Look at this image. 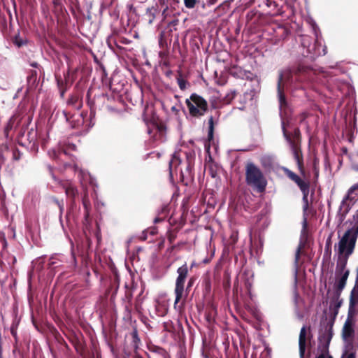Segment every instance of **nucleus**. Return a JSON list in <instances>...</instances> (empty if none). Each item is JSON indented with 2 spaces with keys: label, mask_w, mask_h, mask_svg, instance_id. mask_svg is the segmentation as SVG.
<instances>
[{
  "label": "nucleus",
  "mask_w": 358,
  "mask_h": 358,
  "mask_svg": "<svg viewBox=\"0 0 358 358\" xmlns=\"http://www.w3.org/2000/svg\"><path fill=\"white\" fill-rule=\"evenodd\" d=\"M358 190V183L352 185L348 191L347 195L343 199L342 203H344L347 201H352L355 198L352 196V194L354 193L355 191Z\"/></svg>",
  "instance_id": "obj_32"
},
{
  "label": "nucleus",
  "mask_w": 358,
  "mask_h": 358,
  "mask_svg": "<svg viewBox=\"0 0 358 358\" xmlns=\"http://www.w3.org/2000/svg\"><path fill=\"white\" fill-rule=\"evenodd\" d=\"M124 358H129V357H124Z\"/></svg>",
  "instance_id": "obj_60"
},
{
  "label": "nucleus",
  "mask_w": 358,
  "mask_h": 358,
  "mask_svg": "<svg viewBox=\"0 0 358 358\" xmlns=\"http://www.w3.org/2000/svg\"><path fill=\"white\" fill-rule=\"evenodd\" d=\"M292 78V76H290V73H288V75L287 76L285 73L280 72L279 74V78H278V91L279 94V101L280 106H285L286 105V99L285 96L284 95L282 92V85H283L285 83H288L289 81L292 82L290 78Z\"/></svg>",
  "instance_id": "obj_12"
},
{
  "label": "nucleus",
  "mask_w": 358,
  "mask_h": 358,
  "mask_svg": "<svg viewBox=\"0 0 358 358\" xmlns=\"http://www.w3.org/2000/svg\"><path fill=\"white\" fill-rule=\"evenodd\" d=\"M119 288V278L115 275L114 279L110 282L109 287L106 291V296L110 295V300H113Z\"/></svg>",
  "instance_id": "obj_20"
},
{
  "label": "nucleus",
  "mask_w": 358,
  "mask_h": 358,
  "mask_svg": "<svg viewBox=\"0 0 358 358\" xmlns=\"http://www.w3.org/2000/svg\"><path fill=\"white\" fill-rule=\"evenodd\" d=\"M83 106L82 97L78 92L71 94L66 101L68 110H79Z\"/></svg>",
  "instance_id": "obj_14"
},
{
  "label": "nucleus",
  "mask_w": 358,
  "mask_h": 358,
  "mask_svg": "<svg viewBox=\"0 0 358 358\" xmlns=\"http://www.w3.org/2000/svg\"><path fill=\"white\" fill-rule=\"evenodd\" d=\"M185 103L190 115L194 117L203 116L208 110L206 100L195 93L191 94L189 99H186Z\"/></svg>",
  "instance_id": "obj_5"
},
{
  "label": "nucleus",
  "mask_w": 358,
  "mask_h": 358,
  "mask_svg": "<svg viewBox=\"0 0 358 358\" xmlns=\"http://www.w3.org/2000/svg\"><path fill=\"white\" fill-rule=\"evenodd\" d=\"M341 292L334 291L332 296L331 297L329 309L333 312L334 317L338 313V310L341 308L343 300L340 299Z\"/></svg>",
  "instance_id": "obj_15"
},
{
  "label": "nucleus",
  "mask_w": 358,
  "mask_h": 358,
  "mask_svg": "<svg viewBox=\"0 0 358 358\" xmlns=\"http://www.w3.org/2000/svg\"><path fill=\"white\" fill-rule=\"evenodd\" d=\"M317 358H333V357L329 355V352H320V354L317 356Z\"/></svg>",
  "instance_id": "obj_45"
},
{
  "label": "nucleus",
  "mask_w": 358,
  "mask_h": 358,
  "mask_svg": "<svg viewBox=\"0 0 358 358\" xmlns=\"http://www.w3.org/2000/svg\"><path fill=\"white\" fill-rule=\"evenodd\" d=\"M159 4L161 6L162 10V15L166 17L169 15L170 9H175L177 3V0H158Z\"/></svg>",
  "instance_id": "obj_17"
},
{
  "label": "nucleus",
  "mask_w": 358,
  "mask_h": 358,
  "mask_svg": "<svg viewBox=\"0 0 358 358\" xmlns=\"http://www.w3.org/2000/svg\"><path fill=\"white\" fill-rule=\"evenodd\" d=\"M350 275V271H346L343 275H340L338 277H336V282L334 284L335 291L341 292L345 287L347 280Z\"/></svg>",
  "instance_id": "obj_18"
},
{
  "label": "nucleus",
  "mask_w": 358,
  "mask_h": 358,
  "mask_svg": "<svg viewBox=\"0 0 358 358\" xmlns=\"http://www.w3.org/2000/svg\"><path fill=\"white\" fill-rule=\"evenodd\" d=\"M27 136L30 143L36 141V131L32 129L28 132Z\"/></svg>",
  "instance_id": "obj_44"
},
{
  "label": "nucleus",
  "mask_w": 358,
  "mask_h": 358,
  "mask_svg": "<svg viewBox=\"0 0 358 358\" xmlns=\"http://www.w3.org/2000/svg\"><path fill=\"white\" fill-rule=\"evenodd\" d=\"M178 230L176 229L173 230H169L167 232V238L171 244L173 243L177 238Z\"/></svg>",
  "instance_id": "obj_37"
},
{
  "label": "nucleus",
  "mask_w": 358,
  "mask_h": 358,
  "mask_svg": "<svg viewBox=\"0 0 358 358\" xmlns=\"http://www.w3.org/2000/svg\"><path fill=\"white\" fill-rule=\"evenodd\" d=\"M15 43H16V45H17L18 47L21 46V45L23 44V43H22V42H20V41L17 40V38H16V39H15Z\"/></svg>",
  "instance_id": "obj_53"
},
{
  "label": "nucleus",
  "mask_w": 358,
  "mask_h": 358,
  "mask_svg": "<svg viewBox=\"0 0 358 358\" xmlns=\"http://www.w3.org/2000/svg\"><path fill=\"white\" fill-rule=\"evenodd\" d=\"M178 277L176 280L174 294L176 299L174 301V308L181 311L184 307L187 297V294H185V284L187 280L189 268L187 264H184L177 269Z\"/></svg>",
  "instance_id": "obj_3"
},
{
  "label": "nucleus",
  "mask_w": 358,
  "mask_h": 358,
  "mask_svg": "<svg viewBox=\"0 0 358 358\" xmlns=\"http://www.w3.org/2000/svg\"><path fill=\"white\" fill-rule=\"evenodd\" d=\"M173 72L171 70H168L166 71L165 74L167 77H170L172 75Z\"/></svg>",
  "instance_id": "obj_52"
},
{
  "label": "nucleus",
  "mask_w": 358,
  "mask_h": 358,
  "mask_svg": "<svg viewBox=\"0 0 358 358\" xmlns=\"http://www.w3.org/2000/svg\"><path fill=\"white\" fill-rule=\"evenodd\" d=\"M181 162L182 161L180 157V153L175 152L169 164V177L171 180L173 179L174 173H177L178 166L181 164Z\"/></svg>",
  "instance_id": "obj_16"
},
{
  "label": "nucleus",
  "mask_w": 358,
  "mask_h": 358,
  "mask_svg": "<svg viewBox=\"0 0 358 358\" xmlns=\"http://www.w3.org/2000/svg\"><path fill=\"white\" fill-rule=\"evenodd\" d=\"M358 289L353 287L350 292L348 308V317H353L358 313Z\"/></svg>",
  "instance_id": "obj_13"
},
{
  "label": "nucleus",
  "mask_w": 358,
  "mask_h": 358,
  "mask_svg": "<svg viewBox=\"0 0 358 358\" xmlns=\"http://www.w3.org/2000/svg\"><path fill=\"white\" fill-rule=\"evenodd\" d=\"M306 219H305V220H304V225H306Z\"/></svg>",
  "instance_id": "obj_57"
},
{
  "label": "nucleus",
  "mask_w": 358,
  "mask_h": 358,
  "mask_svg": "<svg viewBox=\"0 0 358 358\" xmlns=\"http://www.w3.org/2000/svg\"><path fill=\"white\" fill-rule=\"evenodd\" d=\"M300 252H301V248L299 247L298 249H297V251L296 252V255H295V260L296 262H298L299 259V257H300Z\"/></svg>",
  "instance_id": "obj_50"
},
{
  "label": "nucleus",
  "mask_w": 358,
  "mask_h": 358,
  "mask_svg": "<svg viewBox=\"0 0 358 358\" xmlns=\"http://www.w3.org/2000/svg\"><path fill=\"white\" fill-rule=\"evenodd\" d=\"M333 336L332 324H327L324 329H321L318 337V350L329 352V347Z\"/></svg>",
  "instance_id": "obj_7"
},
{
  "label": "nucleus",
  "mask_w": 358,
  "mask_h": 358,
  "mask_svg": "<svg viewBox=\"0 0 358 358\" xmlns=\"http://www.w3.org/2000/svg\"><path fill=\"white\" fill-rule=\"evenodd\" d=\"M0 358H3V357H0Z\"/></svg>",
  "instance_id": "obj_58"
},
{
  "label": "nucleus",
  "mask_w": 358,
  "mask_h": 358,
  "mask_svg": "<svg viewBox=\"0 0 358 358\" xmlns=\"http://www.w3.org/2000/svg\"><path fill=\"white\" fill-rule=\"evenodd\" d=\"M352 317H348L346 320L343 328V336L345 339L352 338L354 335L355 331L352 322Z\"/></svg>",
  "instance_id": "obj_22"
},
{
  "label": "nucleus",
  "mask_w": 358,
  "mask_h": 358,
  "mask_svg": "<svg viewBox=\"0 0 358 358\" xmlns=\"http://www.w3.org/2000/svg\"><path fill=\"white\" fill-rule=\"evenodd\" d=\"M132 358H143V357L140 355L138 351H134L133 352Z\"/></svg>",
  "instance_id": "obj_49"
},
{
  "label": "nucleus",
  "mask_w": 358,
  "mask_h": 358,
  "mask_svg": "<svg viewBox=\"0 0 358 358\" xmlns=\"http://www.w3.org/2000/svg\"><path fill=\"white\" fill-rule=\"evenodd\" d=\"M77 150V146L71 143H67L64 145V146L61 148V152H63L65 155H68L69 151H76Z\"/></svg>",
  "instance_id": "obj_33"
},
{
  "label": "nucleus",
  "mask_w": 358,
  "mask_h": 358,
  "mask_svg": "<svg viewBox=\"0 0 358 358\" xmlns=\"http://www.w3.org/2000/svg\"><path fill=\"white\" fill-rule=\"evenodd\" d=\"M356 170H357V171H358V168H357V169H356Z\"/></svg>",
  "instance_id": "obj_59"
},
{
  "label": "nucleus",
  "mask_w": 358,
  "mask_h": 358,
  "mask_svg": "<svg viewBox=\"0 0 358 358\" xmlns=\"http://www.w3.org/2000/svg\"><path fill=\"white\" fill-rule=\"evenodd\" d=\"M208 139L209 141L213 139V134H214V122L213 117L211 116L208 120Z\"/></svg>",
  "instance_id": "obj_35"
},
{
  "label": "nucleus",
  "mask_w": 358,
  "mask_h": 358,
  "mask_svg": "<svg viewBox=\"0 0 358 358\" xmlns=\"http://www.w3.org/2000/svg\"><path fill=\"white\" fill-rule=\"evenodd\" d=\"M100 71H101V74L102 78H103V77H106L107 73L106 72V69H104V68L100 69Z\"/></svg>",
  "instance_id": "obj_51"
},
{
  "label": "nucleus",
  "mask_w": 358,
  "mask_h": 358,
  "mask_svg": "<svg viewBox=\"0 0 358 358\" xmlns=\"http://www.w3.org/2000/svg\"><path fill=\"white\" fill-rule=\"evenodd\" d=\"M319 164L320 160L317 157H314L313 162V169L315 173V176L317 178L319 175Z\"/></svg>",
  "instance_id": "obj_38"
},
{
  "label": "nucleus",
  "mask_w": 358,
  "mask_h": 358,
  "mask_svg": "<svg viewBox=\"0 0 358 358\" xmlns=\"http://www.w3.org/2000/svg\"><path fill=\"white\" fill-rule=\"evenodd\" d=\"M176 79L179 88L181 90H185L187 88V85H189L187 80H185L182 75L177 74Z\"/></svg>",
  "instance_id": "obj_34"
},
{
  "label": "nucleus",
  "mask_w": 358,
  "mask_h": 358,
  "mask_svg": "<svg viewBox=\"0 0 358 358\" xmlns=\"http://www.w3.org/2000/svg\"><path fill=\"white\" fill-rule=\"evenodd\" d=\"M282 130L283 136L286 141L289 143V145H292V143H294L296 144V145H301V134L299 128H295L294 129V131L292 134H290L287 131L286 129L285 122L282 121Z\"/></svg>",
  "instance_id": "obj_11"
},
{
  "label": "nucleus",
  "mask_w": 358,
  "mask_h": 358,
  "mask_svg": "<svg viewBox=\"0 0 358 358\" xmlns=\"http://www.w3.org/2000/svg\"><path fill=\"white\" fill-rule=\"evenodd\" d=\"M63 114L65 117L66 122H68L71 124L72 128H77L81 124L80 120H73L74 114L72 113L71 111L68 110H64L63 111Z\"/></svg>",
  "instance_id": "obj_26"
},
{
  "label": "nucleus",
  "mask_w": 358,
  "mask_h": 358,
  "mask_svg": "<svg viewBox=\"0 0 358 358\" xmlns=\"http://www.w3.org/2000/svg\"><path fill=\"white\" fill-rule=\"evenodd\" d=\"M146 15L148 17V20L149 24H151L155 18V15L153 12V9L148 8L146 12Z\"/></svg>",
  "instance_id": "obj_41"
},
{
  "label": "nucleus",
  "mask_w": 358,
  "mask_h": 358,
  "mask_svg": "<svg viewBox=\"0 0 358 358\" xmlns=\"http://www.w3.org/2000/svg\"><path fill=\"white\" fill-rule=\"evenodd\" d=\"M285 175L292 182H294L300 189L303 194V210L306 212L308 208V196L310 192V181L308 178H302L299 175L286 167L282 168Z\"/></svg>",
  "instance_id": "obj_4"
},
{
  "label": "nucleus",
  "mask_w": 358,
  "mask_h": 358,
  "mask_svg": "<svg viewBox=\"0 0 358 358\" xmlns=\"http://www.w3.org/2000/svg\"><path fill=\"white\" fill-rule=\"evenodd\" d=\"M341 358H356V356L355 352H345Z\"/></svg>",
  "instance_id": "obj_48"
},
{
  "label": "nucleus",
  "mask_w": 358,
  "mask_h": 358,
  "mask_svg": "<svg viewBox=\"0 0 358 358\" xmlns=\"http://www.w3.org/2000/svg\"><path fill=\"white\" fill-rule=\"evenodd\" d=\"M169 206L168 205H164L162 206L160 211L158 213V216L155 218L154 222L158 223L164 220V218L168 215L169 214Z\"/></svg>",
  "instance_id": "obj_29"
},
{
  "label": "nucleus",
  "mask_w": 358,
  "mask_h": 358,
  "mask_svg": "<svg viewBox=\"0 0 358 358\" xmlns=\"http://www.w3.org/2000/svg\"><path fill=\"white\" fill-rule=\"evenodd\" d=\"M236 95V91L230 90L223 97L221 98L220 103L222 104H229L235 98Z\"/></svg>",
  "instance_id": "obj_31"
},
{
  "label": "nucleus",
  "mask_w": 358,
  "mask_h": 358,
  "mask_svg": "<svg viewBox=\"0 0 358 358\" xmlns=\"http://www.w3.org/2000/svg\"><path fill=\"white\" fill-rule=\"evenodd\" d=\"M11 333H12V334H13V336H15V333L14 332V331H13V330H12V331H11Z\"/></svg>",
  "instance_id": "obj_55"
},
{
  "label": "nucleus",
  "mask_w": 358,
  "mask_h": 358,
  "mask_svg": "<svg viewBox=\"0 0 358 358\" xmlns=\"http://www.w3.org/2000/svg\"><path fill=\"white\" fill-rule=\"evenodd\" d=\"M14 122H15L14 117H12L8 120V122H7V124H6L5 128H4V134H5L6 138L8 137L9 132H10V131L12 130V129L13 127Z\"/></svg>",
  "instance_id": "obj_36"
},
{
  "label": "nucleus",
  "mask_w": 358,
  "mask_h": 358,
  "mask_svg": "<svg viewBox=\"0 0 358 358\" xmlns=\"http://www.w3.org/2000/svg\"><path fill=\"white\" fill-rule=\"evenodd\" d=\"M52 200L54 202V203H55L58 206V208L59 209V211H60V213L62 214L63 210H64V201H63V199L59 200L56 197H52Z\"/></svg>",
  "instance_id": "obj_39"
},
{
  "label": "nucleus",
  "mask_w": 358,
  "mask_h": 358,
  "mask_svg": "<svg viewBox=\"0 0 358 358\" xmlns=\"http://www.w3.org/2000/svg\"><path fill=\"white\" fill-rule=\"evenodd\" d=\"M296 69L298 70L299 72H300L302 69L298 68Z\"/></svg>",
  "instance_id": "obj_56"
},
{
  "label": "nucleus",
  "mask_w": 358,
  "mask_h": 358,
  "mask_svg": "<svg viewBox=\"0 0 358 358\" xmlns=\"http://www.w3.org/2000/svg\"><path fill=\"white\" fill-rule=\"evenodd\" d=\"M194 277H191L188 280L187 285L186 288H185V294H188V292L190 290V288L192 287V286L194 285Z\"/></svg>",
  "instance_id": "obj_43"
},
{
  "label": "nucleus",
  "mask_w": 358,
  "mask_h": 358,
  "mask_svg": "<svg viewBox=\"0 0 358 358\" xmlns=\"http://www.w3.org/2000/svg\"><path fill=\"white\" fill-rule=\"evenodd\" d=\"M90 90H89L87 91V98L89 99H90Z\"/></svg>",
  "instance_id": "obj_54"
},
{
  "label": "nucleus",
  "mask_w": 358,
  "mask_h": 358,
  "mask_svg": "<svg viewBox=\"0 0 358 358\" xmlns=\"http://www.w3.org/2000/svg\"><path fill=\"white\" fill-rule=\"evenodd\" d=\"M186 157V162L185 169L180 170V180L185 185H187L194 178L193 173V156L190 153H185Z\"/></svg>",
  "instance_id": "obj_8"
},
{
  "label": "nucleus",
  "mask_w": 358,
  "mask_h": 358,
  "mask_svg": "<svg viewBox=\"0 0 358 358\" xmlns=\"http://www.w3.org/2000/svg\"><path fill=\"white\" fill-rule=\"evenodd\" d=\"M37 71L36 70H30L27 76V85L29 89H33L36 87L38 78Z\"/></svg>",
  "instance_id": "obj_28"
},
{
  "label": "nucleus",
  "mask_w": 358,
  "mask_h": 358,
  "mask_svg": "<svg viewBox=\"0 0 358 358\" xmlns=\"http://www.w3.org/2000/svg\"><path fill=\"white\" fill-rule=\"evenodd\" d=\"M301 300V297L299 296V294L297 292H294V301L296 304V306H298L299 301Z\"/></svg>",
  "instance_id": "obj_47"
},
{
  "label": "nucleus",
  "mask_w": 358,
  "mask_h": 358,
  "mask_svg": "<svg viewBox=\"0 0 358 358\" xmlns=\"http://www.w3.org/2000/svg\"><path fill=\"white\" fill-rule=\"evenodd\" d=\"M184 3L187 8H193L196 3V0H184Z\"/></svg>",
  "instance_id": "obj_42"
},
{
  "label": "nucleus",
  "mask_w": 358,
  "mask_h": 358,
  "mask_svg": "<svg viewBox=\"0 0 358 358\" xmlns=\"http://www.w3.org/2000/svg\"><path fill=\"white\" fill-rule=\"evenodd\" d=\"M290 148L292 152L294 159L296 162L297 168L301 175L300 177H301L302 178H306L308 176L306 173L303 156L301 148V145H296V144L292 143Z\"/></svg>",
  "instance_id": "obj_10"
},
{
  "label": "nucleus",
  "mask_w": 358,
  "mask_h": 358,
  "mask_svg": "<svg viewBox=\"0 0 358 358\" xmlns=\"http://www.w3.org/2000/svg\"><path fill=\"white\" fill-rule=\"evenodd\" d=\"M157 352L162 354L164 358H170V356L168 355L167 352L162 348H157Z\"/></svg>",
  "instance_id": "obj_46"
},
{
  "label": "nucleus",
  "mask_w": 358,
  "mask_h": 358,
  "mask_svg": "<svg viewBox=\"0 0 358 358\" xmlns=\"http://www.w3.org/2000/svg\"><path fill=\"white\" fill-rule=\"evenodd\" d=\"M299 352L301 357H303L306 347V327L303 326L300 331L299 338Z\"/></svg>",
  "instance_id": "obj_23"
},
{
  "label": "nucleus",
  "mask_w": 358,
  "mask_h": 358,
  "mask_svg": "<svg viewBox=\"0 0 358 358\" xmlns=\"http://www.w3.org/2000/svg\"><path fill=\"white\" fill-rule=\"evenodd\" d=\"M228 69L233 70L234 69ZM236 69L239 70V72H238L239 75L238 76V77L241 78L242 79L252 80L256 77V76L254 73H251L250 71H246L244 69ZM230 73L233 75L236 73V72H233L232 71H231Z\"/></svg>",
  "instance_id": "obj_27"
},
{
  "label": "nucleus",
  "mask_w": 358,
  "mask_h": 358,
  "mask_svg": "<svg viewBox=\"0 0 358 358\" xmlns=\"http://www.w3.org/2000/svg\"><path fill=\"white\" fill-rule=\"evenodd\" d=\"M245 182L259 193L265 192L267 180L262 170L253 162H249L245 165Z\"/></svg>",
  "instance_id": "obj_2"
},
{
  "label": "nucleus",
  "mask_w": 358,
  "mask_h": 358,
  "mask_svg": "<svg viewBox=\"0 0 358 358\" xmlns=\"http://www.w3.org/2000/svg\"><path fill=\"white\" fill-rule=\"evenodd\" d=\"M131 337V347L134 351H138L140 349V345H141V338L138 336V333L137 329L135 328L130 334Z\"/></svg>",
  "instance_id": "obj_25"
},
{
  "label": "nucleus",
  "mask_w": 358,
  "mask_h": 358,
  "mask_svg": "<svg viewBox=\"0 0 358 358\" xmlns=\"http://www.w3.org/2000/svg\"><path fill=\"white\" fill-rule=\"evenodd\" d=\"M81 186L83 190V196L82 198V203L85 209V217L87 220L90 215V210L91 208V203L89 199L88 191L86 186L81 182Z\"/></svg>",
  "instance_id": "obj_19"
},
{
  "label": "nucleus",
  "mask_w": 358,
  "mask_h": 358,
  "mask_svg": "<svg viewBox=\"0 0 358 358\" xmlns=\"http://www.w3.org/2000/svg\"><path fill=\"white\" fill-rule=\"evenodd\" d=\"M216 311L213 308L206 310L205 318L208 325H212L215 322Z\"/></svg>",
  "instance_id": "obj_30"
},
{
  "label": "nucleus",
  "mask_w": 358,
  "mask_h": 358,
  "mask_svg": "<svg viewBox=\"0 0 358 358\" xmlns=\"http://www.w3.org/2000/svg\"><path fill=\"white\" fill-rule=\"evenodd\" d=\"M213 73L215 82L220 85H224L227 81V71H220L219 73L215 69H210Z\"/></svg>",
  "instance_id": "obj_24"
},
{
  "label": "nucleus",
  "mask_w": 358,
  "mask_h": 358,
  "mask_svg": "<svg viewBox=\"0 0 358 358\" xmlns=\"http://www.w3.org/2000/svg\"><path fill=\"white\" fill-rule=\"evenodd\" d=\"M177 74L182 75V77H184V78L187 80L189 77V71H188V69H179L177 71Z\"/></svg>",
  "instance_id": "obj_40"
},
{
  "label": "nucleus",
  "mask_w": 358,
  "mask_h": 358,
  "mask_svg": "<svg viewBox=\"0 0 358 358\" xmlns=\"http://www.w3.org/2000/svg\"><path fill=\"white\" fill-rule=\"evenodd\" d=\"M58 183L64 190L66 197L70 200L71 206H76V199L79 195L77 187L69 180H59Z\"/></svg>",
  "instance_id": "obj_9"
},
{
  "label": "nucleus",
  "mask_w": 358,
  "mask_h": 358,
  "mask_svg": "<svg viewBox=\"0 0 358 358\" xmlns=\"http://www.w3.org/2000/svg\"><path fill=\"white\" fill-rule=\"evenodd\" d=\"M156 129L155 140L163 142L165 141L166 127L163 122H157L155 124Z\"/></svg>",
  "instance_id": "obj_21"
},
{
  "label": "nucleus",
  "mask_w": 358,
  "mask_h": 358,
  "mask_svg": "<svg viewBox=\"0 0 358 358\" xmlns=\"http://www.w3.org/2000/svg\"><path fill=\"white\" fill-rule=\"evenodd\" d=\"M77 69H66L63 73L64 78L57 73H55L57 86L59 91L60 97L63 99L65 93L71 87L76 78Z\"/></svg>",
  "instance_id": "obj_6"
},
{
  "label": "nucleus",
  "mask_w": 358,
  "mask_h": 358,
  "mask_svg": "<svg viewBox=\"0 0 358 358\" xmlns=\"http://www.w3.org/2000/svg\"><path fill=\"white\" fill-rule=\"evenodd\" d=\"M311 26L315 38L308 35L302 36L301 45L306 49L303 52V55L314 59L315 57L324 55L327 53V48L323 45L320 30L316 24L311 22Z\"/></svg>",
  "instance_id": "obj_1"
}]
</instances>
